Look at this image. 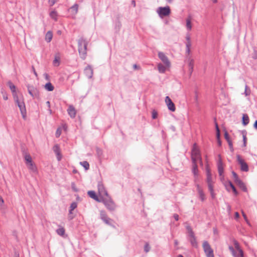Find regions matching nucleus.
I'll use <instances>...</instances> for the list:
<instances>
[{"mask_svg": "<svg viewBox=\"0 0 257 257\" xmlns=\"http://www.w3.org/2000/svg\"><path fill=\"white\" fill-rule=\"evenodd\" d=\"M29 93L33 97H38L39 96V90L35 87L32 85H28Z\"/></svg>", "mask_w": 257, "mask_h": 257, "instance_id": "nucleus-9", "label": "nucleus"}, {"mask_svg": "<svg viewBox=\"0 0 257 257\" xmlns=\"http://www.w3.org/2000/svg\"><path fill=\"white\" fill-rule=\"evenodd\" d=\"M248 89V87L246 85L245 86V91H244V94L246 96H248L250 94V90H247Z\"/></svg>", "mask_w": 257, "mask_h": 257, "instance_id": "nucleus-46", "label": "nucleus"}, {"mask_svg": "<svg viewBox=\"0 0 257 257\" xmlns=\"http://www.w3.org/2000/svg\"><path fill=\"white\" fill-rule=\"evenodd\" d=\"M237 161L240 166V170L243 172H247L248 171V166L247 163L243 160L240 155L236 156Z\"/></svg>", "mask_w": 257, "mask_h": 257, "instance_id": "nucleus-7", "label": "nucleus"}, {"mask_svg": "<svg viewBox=\"0 0 257 257\" xmlns=\"http://www.w3.org/2000/svg\"><path fill=\"white\" fill-rule=\"evenodd\" d=\"M45 88L49 91H52L54 90V87L50 82H48L45 84Z\"/></svg>", "mask_w": 257, "mask_h": 257, "instance_id": "nucleus-31", "label": "nucleus"}, {"mask_svg": "<svg viewBox=\"0 0 257 257\" xmlns=\"http://www.w3.org/2000/svg\"><path fill=\"white\" fill-rule=\"evenodd\" d=\"M254 127L255 128H257V120L255 121V122L254 123Z\"/></svg>", "mask_w": 257, "mask_h": 257, "instance_id": "nucleus-64", "label": "nucleus"}, {"mask_svg": "<svg viewBox=\"0 0 257 257\" xmlns=\"http://www.w3.org/2000/svg\"><path fill=\"white\" fill-rule=\"evenodd\" d=\"M28 168V169L30 170L31 172L36 173L37 172V168L36 166L33 162L30 163L29 164L26 165Z\"/></svg>", "mask_w": 257, "mask_h": 257, "instance_id": "nucleus-22", "label": "nucleus"}, {"mask_svg": "<svg viewBox=\"0 0 257 257\" xmlns=\"http://www.w3.org/2000/svg\"><path fill=\"white\" fill-rule=\"evenodd\" d=\"M150 250V246L148 243H146L144 246V250L146 252H148Z\"/></svg>", "mask_w": 257, "mask_h": 257, "instance_id": "nucleus-41", "label": "nucleus"}, {"mask_svg": "<svg viewBox=\"0 0 257 257\" xmlns=\"http://www.w3.org/2000/svg\"><path fill=\"white\" fill-rule=\"evenodd\" d=\"M159 16L161 18L168 16L170 15L171 11L169 7H159L157 11Z\"/></svg>", "mask_w": 257, "mask_h": 257, "instance_id": "nucleus-6", "label": "nucleus"}, {"mask_svg": "<svg viewBox=\"0 0 257 257\" xmlns=\"http://www.w3.org/2000/svg\"><path fill=\"white\" fill-rule=\"evenodd\" d=\"M196 188L199 198L202 201H204L205 200L206 197L203 190L198 184L196 185Z\"/></svg>", "mask_w": 257, "mask_h": 257, "instance_id": "nucleus-15", "label": "nucleus"}, {"mask_svg": "<svg viewBox=\"0 0 257 257\" xmlns=\"http://www.w3.org/2000/svg\"><path fill=\"white\" fill-rule=\"evenodd\" d=\"M15 102L18 105V107L20 108L21 114L23 117V118L25 117L26 114V109L25 107V103L23 99H20L18 96H15V98H14Z\"/></svg>", "mask_w": 257, "mask_h": 257, "instance_id": "nucleus-3", "label": "nucleus"}, {"mask_svg": "<svg viewBox=\"0 0 257 257\" xmlns=\"http://www.w3.org/2000/svg\"><path fill=\"white\" fill-rule=\"evenodd\" d=\"M24 157L26 165L33 162L32 157L29 154L25 153Z\"/></svg>", "mask_w": 257, "mask_h": 257, "instance_id": "nucleus-27", "label": "nucleus"}, {"mask_svg": "<svg viewBox=\"0 0 257 257\" xmlns=\"http://www.w3.org/2000/svg\"><path fill=\"white\" fill-rule=\"evenodd\" d=\"M229 249L233 257H243V252L242 250H239V251H236L232 246H229Z\"/></svg>", "mask_w": 257, "mask_h": 257, "instance_id": "nucleus-14", "label": "nucleus"}, {"mask_svg": "<svg viewBox=\"0 0 257 257\" xmlns=\"http://www.w3.org/2000/svg\"><path fill=\"white\" fill-rule=\"evenodd\" d=\"M57 0H49L48 3L50 6H53L56 2Z\"/></svg>", "mask_w": 257, "mask_h": 257, "instance_id": "nucleus-49", "label": "nucleus"}, {"mask_svg": "<svg viewBox=\"0 0 257 257\" xmlns=\"http://www.w3.org/2000/svg\"><path fill=\"white\" fill-rule=\"evenodd\" d=\"M100 218L107 224L111 225L112 220L107 217V215L105 213L104 211H101L100 213Z\"/></svg>", "mask_w": 257, "mask_h": 257, "instance_id": "nucleus-13", "label": "nucleus"}, {"mask_svg": "<svg viewBox=\"0 0 257 257\" xmlns=\"http://www.w3.org/2000/svg\"><path fill=\"white\" fill-rule=\"evenodd\" d=\"M14 257H20L19 254L17 252H15Z\"/></svg>", "mask_w": 257, "mask_h": 257, "instance_id": "nucleus-63", "label": "nucleus"}, {"mask_svg": "<svg viewBox=\"0 0 257 257\" xmlns=\"http://www.w3.org/2000/svg\"><path fill=\"white\" fill-rule=\"evenodd\" d=\"M78 51L81 59L84 60L87 55V42L83 38H80L78 41Z\"/></svg>", "mask_w": 257, "mask_h": 257, "instance_id": "nucleus-1", "label": "nucleus"}, {"mask_svg": "<svg viewBox=\"0 0 257 257\" xmlns=\"http://www.w3.org/2000/svg\"><path fill=\"white\" fill-rule=\"evenodd\" d=\"M208 190L209 191V192H212L213 191V184H208Z\"/></svg>", "mask_w": 257, "mask_h": 257, "instance_id": "nucleus-47", "label": "nucleus"}, {"mask_svg": "<svg viewBox=\"0 0 257 257\" xmlns=\"http://www.w3.org/2000/svg\"><path fill=\"white\" fill-rule=\"evenodd\" d=\"M53 37V34L51 31H48L45 36V40L47 42H50Z\"/></svg>", "mask_w": 257, "mask_h": 257, "instance_id": "nucleus-29", "label": "nucleus"}, {"mask_svg": "<svg viewBox=\"0 0 257 257\" xmlns=\"http://www.w3.org/2000/svg\"><path fill=\"white\" fill-rule=\"evenodd\" d=\"M186 53L187 55H189L190 54V48H186Z\"/></svg>", "mask_w": 257, "mask_h": 257, "instance_id": "nucleus-58", "label": "nucleus"}, {"mask_svg": "<svg viewBox=\"0 0 257 257\" xmlns=\"http://www.w3.org/2000/svg\"><path fill=\"white\" fill-rule=\"evenodd\" d=\"M165 103L168 107V108L171 111H175L176 107L174 103L173 102L171 98L169 96L165 97Z\"/></svg>", "mask_w": 257, "mask_h": 257, "instance_id": "nucleus-12", "label": "nucleus"}, {"mask_svg": "<svg viewBox=\"0 0 257 257\" xmlns=\"http://www.w3.org/2000/svg\"><path fill=\"white\" fill-rule=\"evenodd\" d=\"M101 202H103L106 207L110 211H113L116 208L114 202L109 196L101 198Z\"/></svg>", "mask_w": 257, "mask_h": 257, "instance_id": "nucleus-2", "label": "nucleus"}, {"mask_svg": "<svg viewBox=\"0 0 257 257\" xmlns=\"http://www.w3.org/2000/svg\"><path fill=\"white\" fill-rule=\"evenodd\" d=\"M220 130H216V138H217V140L220 139Z\"/></svg>", "mask_w": 257, "mask_h": 257, "instance_id": "nucleus-50", "label": "nucleus"}, {"mask_svg": "<svg viewBox=\"0 0 257 257\" xmlns=\"http://www.w3.org/2000/svg\"><path fill=\"white\" fill-rule=\"evenodd\" d=\"M8 85L13 93L14 98H15V96H18L16 91V86L15 85L13 84L11 81L8 82Z\"/></svg>", "mask_w": 257, "mask_h": 257, "instance_id": "nucleus-23", "label": "nucleus"}, {"mask_svg": "<svg viewBox=\"0 0 257 257\" xmlns=\"http://www.w3.org/2000/svg\"><path fill=\"white\" fill-rule=\"evenodd\" d=\"M192 173H193L195 178L198 177V169L197 166V162H192Z\"/></svg>", "mask_w": 257, "mask_h": 257, "instance_id": "nucleus-20", "label": "nucleus"}, {"mask_svg": "<svg viewBox=\"0 0 257 257\" xmlns=\"http://www.w3.org/2000/svg\"><path fill=\"white\" fill-rule=\"evenodd\" d=\"M201 157L200 151L197 148V144L193 145L191 152V159L192 162H198V159Z\"/></svg>", "mask_w": 257, "mask_h": 257, "instance_id": "nucleus-5", "label": "nucleus"}, {"mask_svg": "<svg viewBox=\"0 0 257 257\" xmlns=\"http://www.w3.org/2000/svg\"><path fill=\"white\" fill-rule=\"evenodd\" d=\"M229 186L232 188L233 192L236 195L237 194V191L235 187V186L233 185V184L230 182H229Z\"/></svg>", "mask_w": 257, "mask_h": 257, "instance_id": "nucleus-39", "label": "nucleus"}, {"mask_svg": "<svg viewBox=\"0 0 257 257\" xmlns=\"http://www.w3.org/2000/svg\"><path fill=\"white\" fill-rule=\"evenodd\" d=\"M56 233L57 234L61 236H64L65 233V230L63 227H62L61 226H59V228H58L56 230Z\"/></svg>", "mask_w": 257, "mask_h": 257, "instance_id": "nucleus-25", "label": "nucleus"}, {"mask_svg": "<svg viewBox=\"0 0 257 257\" xmlns=\"http://www.w3.org/2000/svg\"><path fill=\"white\" fill-rule=\"evenodd\" d=\"M242 215L243 216V218L246 221V222H248V220H247V217H246V215L244 214V213L243 212H242Z\"/></svg>", "mask_w": 257, "mask_h": 257, "instance_id": "nucleus-59", "label": "nucleus"}, {"mask_svg": "<svg viewBox=\"0 0 257 257\" xmlns=\"http://www.w3.org/2000/svg\"><path fill=\"white\" fill-rule=\"evenodd\" d=\"M157 116H158V112L156 110H153L152 111V117L153 118V119H156L157 118Z\"/></svg>", "mask_w": 257, "mask_h": 257, "instance_id": "nucleus-40", "label": "nucleus"}, {"mask_svg": "<svg viewBox=\"0 0 257 257\" xmlns=\"http://www.w3.org/2000/svg\"><path fill=\"white\" fill-rule=\"evenodd\" d=\"M233 243L235 246V248L237 250L236 251H239V250H242L240 248L239 244L238 242L236 240H233Z\"/></svg>", "mask_w": 257, "mask_h": 257, "instance_id": "nucleus-38", "label": "nucleus"}, {"mask_svg": "<svg viewBox=\"0 0 257 257\" xmlns=\"http://www.w3.org/2000/svg\"><path fill=\"white\" fill-rule=\"evenodd\" d=\"M232 174L233 177L234 179V181L236 183H238L239 184L242 183L241 181L238 178V176L235 172L233 171L232 172Z\"/></svg>", "mask_w": 257, "mask_h": 257, "instance_id": "nucleus-32", "label": "nucleus"}, {"mask_svg": "<svg viewBox=\"0 0 257 257\" xmlns=\"http://www.w3.org/2000/svg\"><path fill=\"white\" fill-rule=\"evenodd\" d=\"M61 131H62V130H57L56 134H55V136L57 138L59 137L61 135V134L62 133Z\"/></svg>", "mask_w": 257, "mask_h": 257, "instance_id": "nucleus-48", "label": "nucleus"}, {"mask_svg": "<svg viewBox=\"0 0 257 257\" xmlns=\"http://www.w3.org/2000/svg\"><path fill=\"white\" fill-rule=\"evenodd\" d=\"M186 228H187V230L188 232L189 233V235H191V234L192 235L193 234H194V232H193V230H192V228H191L190 226H187L186 227Z\"/></svg>", "mask_w": 257, "mask_h": 257, "instance_id": "nucleus-43", "label": "nucleus"}, {"mask_svg": "<svg viewBox=\"0 0 257 257\" xmlns=\"http://www.w3.org/2000/svg\"><path fill=\"white\" fill-rule=\"evenodd\" d=\"M198 161L199 162L200 165L202 166H203V162H202L201 157H200V159H198Z\"/></svg>", "mask_w": 257, "mask_h": 257, "instance_id": "nucleus-57", "label": "nucleus"}, {"mask_svg": "<svg viewBox=\"0 0 257 257\" xmlns=\"http://www.w3.org/2000/svg\"><path fill=\"white\" fill-rule=\"evenodd\" d=\"M213 233L214 234H218V230L216 228H213Z\"/></svg>", "mask_w": 257, "mask_h": 257, "instance_id": "nucleus-60", "label": "nucleus"}, {"mask_svg": "<svg viewBox=\"0 0 257 257\" xmlns=\"http://www.w3.org/2000/svg\"><path fill=\"white\" fill-rule=\"evenodd\" d=\"M97 187L99 195L101 198H103L109 196L107 191L106 190L102 183L99 182Z\"/></svg>", "mask_w": 257, "mask_h": 257, "instance_id": "nucleus-8", "label": "nucleus"}, {"mask_svg": "<svg viewBox=\"0 0 257 257\" xmlns=\"http://www.w3.org/2000/svg\"><path fill=\"white\" fill-rule=\"evenodd\" d=\"M193 65L194 60L193 59H190L189 62V67L190 73H192L193 70Z\"/></svg>", "mask_w": 257, "mask_h": 257, "instance_id": "nucleus-35", "label": "nucleus"}, {"mask_svg": "<svg viewBox=\"0 0 257 257\" xmlns=\"http://www.w3.org/2000/svg\"><path fill=\"white\" fill-rule=\"evenodd\" d=\"M53 64L55 65H57V66L59 65V59H57V58H55V59L53 61Z\"/></svg>", "mask_w": 257, "mask_h": 257, "instance_id": "nucleus-51", "label": "nucleus"}, {"mask_svg": "<svg viewBox=\"0 0 257 257\" xmlns=\"http://www.w3.org/2000/svg\"><path fill=\"white\" fill-rule=\"evenodd\" d=\"M77 203H76L75 202H72L70 205V209H71V210H73L77 207Z\"/></svg>", "mask_w": 257, "mask_h": 257, "instance_id": "nucleus-42", "label": "nucleus"}, {"mask_svg": "<svg viewBox=\"0 0 257 257\" xmlns=\"http://www.w3.org/2000/svg\"><path fill=\"white\" fill-rule=\"evenodd\" d=\"M206 171H207V179L206 181L208 184H213V181L212 178L211 176V172L209 170V169L207 167L206 168Z\"/></svg>", "mask_w": 257, "mask_h": 257, "instance_id": "nucleus-24", "label": "nucleus"}, {"mask_svg": "<svg viewBox=\"0 0 257 257\" xmlns=\"http://www.w3.org/2000/svg\"><path fill=\"white\" fill-rule=\"evenodd\" d=\"M169 67H166L165 64L164 65L161 63H159L158 64V70H159V72L162 73H164L166 70V68H169Z\"/></svg>", "mask_w": 257, "mask_h": 257, "instance_id": "nucleus-26", "label": "nucleus"}, {"mask_svg": "<svg viewBox=\"0 0 257 257\" xmlns=\"http://www.w3.org/2000/svg\"><path fill=\"white\" fill-rule=\"evenodd\" d=\"M227 143L228 144V145H229V149H230V151L231 152H233V145H232V142L230 140L227 141Z\"/></svg>", "mask_w": 257, "mask_h": 257, "instance_id": "nucleus-44", "label": "nucleus"}, {"mask_svg": "<svg viewBox=\"0 0 257 257\" xmlns=\"http://www.w3.org/2000/svg\"><path fill=\"white\" fill-rule=\"evenodd\" d=\"M68 113L71 117L74 118L76 115V110L72 105H70L67 109Z\"/></svg>", "mask_w": 257, "mask_h": 257, "instance_id": "nucleus-21", "label": "nucleus"}, {"mask_svg": "<svg viewBox=\"0 0 257 257\" xmlns=\"http://www.w3.org/2000/svg\"><path fill=\"white\" fill-rule=\"evenodd\" d=\"M84 73L88 78H91L93 74L92 67L89 65L87 66L84 69Z\"/></svg>", "mask_w": 257, "mask_h": 257, "instance_id": "nucleus-16", "label": "nucleus"}, {"mask_svg": "<svg viewBox=\"0 0 257 257\" xmlns=\"http://www.w3.org/2000/svg\"><path fill=\"white\" fill-rule=\"evenodd\" d=\"M189 241H190L191 245L194 247H197L198 243L196 240V238L194 235V233L192 235V234L189 235Z\"/></svg>", "mask_w": 257, "mask_h": 257, "instance_id": "nucleus-18", "label": "nucleus"}, {"mask_svg": "<svg viewBox=\"0 0 257 257\" xmlns=\"http://www.w3.org/2000/svg\"><path fill=\"white\" fill-rule=\"evenodd\" d=\"M241 134L243 136V146H244V147H245L246 143V140H247L246 137V132L245 131H242Z\"/></svg>", "mask_w": 257, "mask_h": 257, "instance_id": "nucleus-36", "label": "nucleus"}, {"mask_svg": "<svg viewBox=\"0 0 257 257\" xmlns=\"http://www.w3.org/2000/svg\"><path fill=\"white\" fill-rule=\"evenodd\" d=\"M224 138H225V140L226 141H228V140H230V138H229V135H228V134L227 133V132H225Z\"/></svg>", "mask_w": 257, "mask_h": 257, "instance_id": "nucleus-52", "label": "nucleus"}, {"mask_svg": "<svg viewBox=\"0 0 257 257\" xmlns=\"http://www.w3.org/2000/svg\"><path fill=\"white\" fill-rule=\"evenodd\" d=\"M173 217L176 221L179 220V215L177 214H174L173 215Z\"/></svg>", "mask_w": 257, "mask_h": 257, "instance_id": "nucleus-54", "label": "nucleus"}, {"mask_svg": "<svg viewBox=\"0 0 257 257\" xmlns=\"http://www.w3.org/2000/svg\"><path fill=\"white\" fill-rule=\"evenodd\" d=\"M50 16L52 19H54L55 21H57V14L56 11H52L50 13Z\"/></svg>", "mask_w": 257, "mask_h": 257, "instance_id": "nucleus-34", "label": "nucleus"}, {"mask_svg": "<svg viewBox=\"0 0 257 257\" xmlns=\"http://www.w3.org/2000/svg\"><path fill=\"white\" fill-rule=\"evenodd\" d=\"M186 27L188 31H190L192 29V24L191 21V18L189 17L186 20Z\"/></svg>", "mask_w": 257, "mask_h": 257, "instance_id": "nucleus-28", "label": "nucleus"}, {"mask_svg": "<svg viewBox=\"0 0 257 257\" xmlns=\"http://www.w3.org/2000/svg\"><path fill=\"white\" fill-rule=\"evenodd\" d=\"M217 144H218V146H221V142L220 139L217 140Z\"/></svg>", "mask_w": 257, "mask_h": 257, "instance_id": "nucleus-62", "label": "nucleus"}, {"mask_svg": "<svg viewBox=\"0 0 257 257\" xmlns=\"http://www.w3.org/2000/svg\"><path fill=\"white\" fill-rule=\"evenodd\" d=\"M32 69H33V72H34V73L35 75L36 76H37V72H36L35 69V68H34V67L33 66H32Z\"/></svg>", "mask_w": 257, "mask_h": 257, "instance_id": "nucleus-61", "label": "nucleus"}, {"mask_svg": "<svg viewBox=\"0 0 257 257\" xmlns=\"http://www.w3.org/2000/svg\"><path fill=\"white\" fill-rule=\"evenodd\" d=\"M186 39L187 40V42H191L190 37L189 35H187L186 37Z\"/></svg>", "mask_w": 257, "mask_h": 257, "instance_id": "nucleus-56", "label": "nucleus"}, {"mask_svg": "<svg viewBox=\"0 0 257 257\" xmlns=\"http://www.w3.org/2000/svg\"><path fill=\"white\" fill-rule=\"evenodd\" d=\"M249 117L246 114H243L242 115V123L244 125H246L249 123Z\"/></svg>", "mask_w": 257, "mask_h": 257, "instance_id": "nucleus-30", "label": "nucleus"}, {"mask_svg": "<svg viewBox=\"0 0 257 257\" xmlns=\"http://www.w3.org/2000/svg\"><path fill=\"white\" fill-rule=\"evenodd\" d=\"M87 193H88V196L90 198L93 199L94 200H95V201H97L98 202H101V198L100 197L99 198L96 195V193H95V192L94 191H89Z\"/></svg>", "mask_w": 257, "mask_h": 257, "instance_id": "nucleus-19", "label": "nucleus"}, {"mask_svg": "<svg viewBox=\"0 0 257 257\" xmlns=\"http://www.w3.org/2000/svg\"><path fill=\"white\" fill-rule=\"evenodd\" d=\"M202 247L207 257H214L213 250L207 241H203Z\"/></svg>", "mask_w": 257, "mask_h": 257, "instance_id": "nucleus-4", "label": "nucleus"}, {"mask_svg": "<svg viewBox=\"0 0 257 257\" xmlns=\"http://www.w3.org/2000/svg\"><path fill=\"white\" fill-rule=\"evenodd\" d=\"M2 93L3 94L4 99L7 100L8 99V94H7V93L2 90Z\"/></svg>", "mask_w": 257, "mask_h": 257, "instance_id": "nucleus-45", "label": "nucleus"}, {"mask_svg": "<svg viewBox=\"0 0 257 257\" xmlns=\"http://www.w3.org/2000/svg\"><path fill=\"white\" fill-rule=\"evenodd\" d=\"M191 46V42H187L186 43V48H190Z\"/></svg>", "mask_w": 257, "mask_h": 257, "instance_id": "nucleus-53", "label": "nucleus"}, {"mask_svg": "<svg viewBox=\"0 0 257 257\" xmlns=\"http://www.w3.org/2000/svg\"><path fill=\"white\" fill-rule=\"evenodd\" d=\"M234 217L235 219H238L239 217V214L237 212L235 213Z\"/></svg>", "mask_w": 257, "mask_h": 257, "instance_id": "nucleus-55", "label": "nucleus"}, {"mask_svg": "<svg viewBox=\"0 0 257 257\" xmlns=\"http://www.w3.org/2000/svg\"><path fill=\"white\" fill-rule=\"evenodd\" d=\"M80 163L85 169L86 170L89 169V164L87 161L81 162Z\"/></svg>", "mask_w": 257, "mask_h": 257, "instance_id": "nucleus-33", "label": "nucleus"}, {"mask_svg": "<svg viewBox=\"0 0 257 257\" xmlns=\"http://www.w3.org/2000/svg\"><path fill=\"white\" fill-rule=\"evenodd\" d=\"M158 57L166 67H170V62L164 53L159 52L158 53Z\"/></svg>", "mask_w": 257, "mask_h": 257, "instance_id": "nucleus-11", "label": "nucleus"}, {"mask_svg": "<svg viewBox=\"0 0 257 257\" xmlns=\"http://www.w3.org/2000/svg\"><path fill=\"white\" fill-rule=\"evenodd\" d=\"M53 151L56 154L58 160L60 161L62 157L60 154V149L59 146L58 144L54 145L53 147Z\"/></svg>", "mask_w": 257, "mask_h": 257, "instance_id": "nucleus-17", "label": "nucleus"}, {"mask_svg": "<svg viewBox=\"0 0 257 257\" xmlns=\"http://www.w3.org/2000/svg\"><path fill=\"white\" fill-rule=\"evenodd\" d=\"M218 173L220 176H221L223 174L224 168L223 164L222 161L221 157L220 155H218V161L217 163Z\"/></svg>", "mask_w": 257, "mask_h": 257, "instance_id": "nucleus-10", "label": "nucleus"}, {"mask_svg": "<svg viewBox=\"0 0 257 257\" xmlns=\"http://www.w3.org/2000/svg\"><path fill=\"white\" fill-rule=\"evenodd\" d=\"M78 5L77 4H75L74 5V6H73L70 9L71 10V11L72 12H74L73 13L74 14H76L77 13V11H78Z\"/></svg>", "mask_w": 257, "mask_h": 257, "instance_id": "nucleus-37", "label": "nucleus"}]
</instances>
